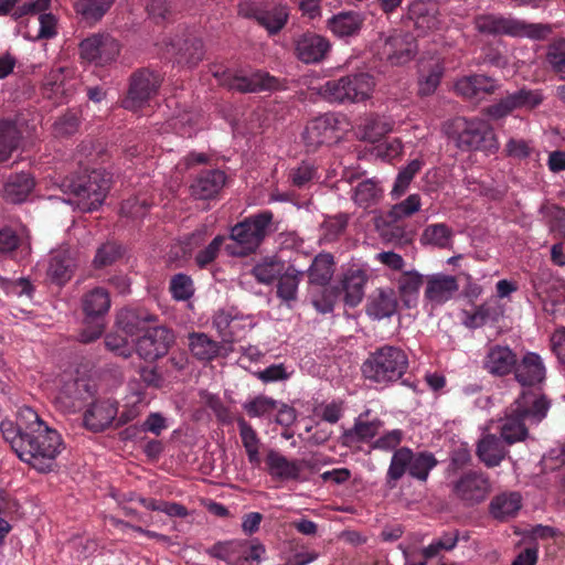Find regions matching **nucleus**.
<instances>
[{
	"label": "nucleus",
	"instance_id": "nucleus-52",
	"mask_svg": "<svg viewBox=\"0 0 565 565\" xmlns=\"http://www.w3.org/2000/svg\"><path fill=\"white\" fill-rule=\"evenodd\" d=\"M92 395L90 386L85 380H74L67 382L60 394V399L67 407H75L76 402Z\"/></svg>",
	"mask_w": 565,
	"mask_h": 565
},
{
	"label": "nucleus",
	"instance_id": "nucleus-57",
	"mask_svg": "<svg viewBox=\"0 0 565 565\" xmlns=\"http://www.w3.org/2000/svg\"><path fill=\"white\" fill-rule=\"evenodd\" d=\"M201 398L203 404L209 407L223 424H232L235 419V414L224 405L223 401L215 394L202 392Z\"/></svg>",
	"mask_w": 565,
	"mask_h": 565
},
{
	"label": "nucleus",
	"instance_id": "nucleus-54",
	"mask_svg": "<svg viewBox=\"0 0 565 565\" xmlns=\"http://www.w3.org/2000/svg\"><path fill=\"white\" fill-rule=\"evenodd\" d=\"M122 254L124 250L119 244L115 242H107L97 248L93 259V266L96 269L111 266L121 258Z\"/></svg>",
	"mask_w": 565,
	"mask_h": 565
},
{
	"label": "nucleus",
	"instance_id": "nucleus-50",
	"mask_svg": "<svg viewBox=\"0 0 565 565\" xmlns=\"http://www.w3.org/2000/svg\"><path fill=\"white\" fill-rule=\"evenodd\" d=\"M391 129V124L380 116L366 117L359 127L361 139L372 143L383 138Z\"/></svg>",
	"mask_w": 565,
	"mask_h": 565
},
{
	"label": "nucleus",
	"instance_id": "nucleus-16",
	"mask_svg": "<svg viewBox=\"0 0 565 565\" xmlns=\"http://www.w3.org/2000/svg\"><path fill=\"white\" fill-rule=\"evenodd\" d=\"M542 100L543 96L539 90L522 88L507 95L498 103L488 106L486 114L493 119H500L508 116L516 108H534L540 105Z\"/></svg>",
	"mask_w": 565,
	"mask_h": 565
},
{
	"label": "nucleus",
	"instance_id": "nucleus-6",
	"mask_svg": "<svg viewBox=\"0 0 565 565\" xmlns=\"http://www.w3.org/2000/svg\"><path fill=\"white\" fill-rule=\"evenodd\" d=\"M374 87L373 75L359 72L337 79H329L317 88V93L329 103L355 104L369 99Z\"/></svg>",
	"mask_w": 565,
	"mask_h": 565
},
{
	"label": "nucleus",
	"instance_id": "nucleus-44",
	"mask_svg": "<svg viewBox=\"0 0 565 565\" xmlns=\"http://www.w3.org/2000/svg\"><path fill=\"white\" fill-rule=\"evenodd\" d=\"M397 308V299L392 289H380L367 305V315L375 319L393 316Z\"/></svg>",
	"mask_w": 565,
	"mask_h": 565
},
{
	"label": "nucleus",
	"instance_id": "nucleus-10",
	"mask_svg": "<svg viewBox=\"0 0 565 565\" xmlns=\"http://www.w3.org/2000/svg\"><path fill=\"white\" fill-rule=\"evenodd\" d=\"M162 77L159 73L141 68L132 73L128 95L122 102L126 109H138L157 95Z\"/></svg>",
	"mask_w": 565,
	"mask_h": 565
},
{
	"label": "nucleus",
	"instance_id": "nucleus-19",
	"mask_svg": "<svg viewBox=\"0 0 565 565\" xmlns=\"http://www.w3.org/2000/svg\"><path fill=\"white\" fill-rule=\"evenodd\" d=\"M518 353L509 345H489L482 360V367L489 374L503 377L513 374L516 365Z\"/></svg>",
	"mask_w": 565,
	"mask_h": 565
},
{
	"label": "nucleus",
	"instance_id": "nucleus-42",
	"mask_svg": "<svg viewBox=\"0 0 565 565\" xmlns=\"http://www.w3.org/2000/svg\"><path fill=\"white\" fill-rule=\"evenodd\" d=\"M334 273V258L330 253H320L308 268L309 282L317 286H327Z\"/></svg>",
	"mask_w": 565,
	"mask_h": 565
},
{
	"label": "nucleus",
	"instance_id": "nucleus-24",
	"mask_svg": "<svg viewBox=\"0 0 565 565\" xmlns=\"http://www.w3.org/2000/svg\"><path fill=\"white\" fill-rule=\"evenodd\" d=\"M532 284L543 301L550 300L552 305L565 303V281L550 269H541L532 278Z\"/></svg>",
	"mask_w": 565,
	"mask_h": 565
},
{
	"label": "nucleus",
	"instance_id": "nucleus-15",
	"mask_svg": "<svg viewBox=\"0 0 565 565\" xmlns=\"http://www.w3.org/2000/svg\"><path fill=\"white\" fill-rule=\"evenodd\" d=\"M338 119L333 114H324L309 121L302 132L307 151H316L320 146L333 141L337 136Z\"/></svg>",
	"mask_w": 565,
	"mask_h": 565
},
{
	"label": "nucleus",
	"instance_id": "nucleus-41",
	"mask_svg": "<svg viewBox=\"0 0 565 565\" xmlns=\"http://www.w3.org/2000/svg\"><path fill=\"white\" fill-rule=\"evenodd\" d=\"M306 271L298 270L294 265L285 266L284 271L278 276L277 296L289 302L297 299L298 286Z\"/></svg>",
	"mask_w": 565,
	"mask_h": 565
},
{
	"label": "nucleus",
	"instance_id": "nucleus-33",
	"mask_svg": "<svg viewBox=\"0 0 565 565\" xmlns=\"http://www.w3.org/2000/svg\"><path fill=\"white\" fill-rule=\"evenodd\" d=\"M206 554L223 559L231 565H245L247 562V546L243 541L217 542L206 548Z\"/></svg>",
	"mask_w": 565,
	"mask_h": 565
},
{
	"label": "nucleus",
	"instance_id": "nucleus-21",
	"mask_svg": "<svg viewBox=\"0 0 565 565\" xmlns=\"http://www.w3.org/2000/svg\"><path fill=\"white\" fill-rule=\"evenodd\" d=\"M117 413V402L111 399L95 401L84 413V426L94 433L103 431L116 419Z\"/></svg>",
	"mask_w": 565,
	"mask_h": 565
},
{
	"label": "nucleus",
	"instance_id": "nucleus-51",
	"mask_svg": "<svg viewBox=\"0 0 565 565\" xmlns=\"http://www.w3.org/2000/svg\"><path fill=\"white\" fill-rule=\"evenodd\" d=\"M242 320L243 318H238L236 316H232L230 312L220 310L213 317V324L225 340L234 341L243 335L238 330H236V327L242 324Z\"/></svg>",
	"mask_w": 565,
	"mask_h": 565
},
{
	"label": "nucleus",
	"instance_id": "nucleus-5",
	"mask_svg": "<svg viewBox=\"0 0 565 565\" xmlns=\"http://www.w3.org/2000/svg\"><path fill=\"white\" fill-rule=\"evenodd\" d=\"M407 369L408 356L401 348L383 345L369 355L361 370L366 380L387 385L402 379Z\"/></svg>",
	"mask_w": 565,
	"mask_h": 565
},
{
	"label": "nucleus",
	"instance_id": "nucleus-37",
	"mask_svg": "<svg viewBox=\"0 0 565 565\" xmlns=\"http://www.w3.org/2000/svg\"><path fill=\"white\" fill-rule=\"evenodd\" d=\"M115 2L116 0H76L73 8L82 22L95 25L105 17Z\"/></svg>",
	"mask_w": 565,
	"mask_h": 565
},
{
	"label": "nucleus",
	"instance_id": "nucleus-48",
	"mask_svg": "<svg viewBox=\"0 0 565 565\" xmlns=\"http://www.w3.org/2000/svg\"><path fill=\"white\" fill-rule=\"evenodd\" d=\"M382 195L383 189L380 186V182L372 178L363 180L356 185L353 200L359 206L367 209L377 204Z\"/></svg>",
	"mask_w": 565,
	"mask_h": 565
},
{
	"label": "nucleus",
	"instance_id": "nucleus-2",
	"mask_svg": "<svg viewBox=\"0 0 565 565\" xmlns=\"http://www.w3.org/2000/svg\"><path fill=\"white\" fill-rule=\"evenodd\" d=\"M551 401L544 394L523 391L501 420L500 434L504 443L512 445L529 437L527 423L540 424L547 415Z\"/></svg>",
	"mask_w": 565,
	"mask_h": 565
},
{
	"label": "nucleus",
	"instance_id": "nucleus-20",
	"mask_svg": "<svg viewBox=\"0 0 565 565\" xmlns=\"http://www.w3.org/2000/svg\"><path fill=\"white\" fill-rule=\"evenodd\" d=\"M31 242L23 226L6 225L0 228V256L17 259L30 254Z\"/></svg>",
	"mask_w": 565,
	"mask_h": 565
},
{
	"label": "nucleus",
	"instance_id": "nucleus-40",
	"mask_svg": "<svg viewBox=\"0 0 565 565\" xmlns=\"http://www.w3.org/2000/svg\"><path fill=\"white\" fill-rule=\"evenodd\" d=\"M34 185V180L29 173L12 175L3 185L2 196L8 202L21 203L29 196Z\"/></svg>",
	"mask_w": 565,
	"mask_h": 565
},
{
	"label": "nucleus",
	"instance_id": "nucleus-31",
	"mask_svg": "<svg viewBox=\"0 0 565 565\" xmlns=\"http://www.w3.org/2000/svg\"><path fill=\"white\" fill-rule=\"evenodd\" d=\"M370 411L362 413L356 419L352 428L347 429L341 436V443L344 446H353L358 443L367 441L375 437L381 429L383 423L380 419L371 422L363 420L369 416Z\"/></svg>",
	"mask_w": 565,
	"mask_h": 565
},
{
	"label": "nucleus",
	"instance_id": "nucleus-61",
	"mask_svg": "<svg viewBox=\"0 0 565 565\" xmlns=\"http://www.w3.org/2000/svg\"><path fill=\"white\" fill-rule=\"evenodd\" d=\"M81 125V119L75 111H67L54 122L56 136L66 137L74 135Z\"/></svg>",
	"mask_w": 565,
	"mask_h": 565
},
{
	"label": "nucleus",
	"instance_id": "nucleus-30",
	"mask_svg": "<svg viewBox=\"0 0 565 565\" xmlns=\"http://www.w3.org/2000/svg\"><path fill=\"white\" fill-rule=\"evenodd\" d=\"M476 454L486 467L493 468L502 462L508 450L503 445L502 437H498L494 434H487L478 441Z\"/></svg>",
	"mask_w": 565,
	"mask_h": 565
},
{
	"label": "nucleus",
	"instance_id": "nucleus-55",
	"mask_svg": "<svg viewBox=\"0 0 565 565\" xmlns=\"http://www.w3.org/2000/svg\"><path fill=\"white\" fill-rule=\"evenodd\" d=\"M420 205V196L418 194H411L404 201L393 205L386 218L388 222L395 223L419 211Z\"/></svg>",
	"mask_w": 565,
	"mask_h": 565
},
{
	"label": "nucleus",
	"instance_id": "nucleus-12",
	"mask_svg": "<svg viewBox=\"0 0 565 565\" xmlns=\"http://www.w3.org/2000/svg\"><path fill=\"white\" fill-rule=\"evenodd\" d=\"M79 50L82 58L103 66L117 58L120 44L108 33H96L83 40Z\"/></svg>",
	"mask_w": 565,
	"mask_h": 565
},
{
	"label": "nucleus",
	"instance_id": "nucleus-11",
	"mask_svg": "<svg viewBox=\"0 0 565 565\" xmlns=\"http://www.w3.org/2000/svg\"><path fill=\"white\" fill-rule=\"evenodd\" d=\"M249 18L264 28L268 35H277L287 24L289 8L276 0L249 3Z\"/></svg>",
	"mask_w": 565,
	"mask_h": 565
},
{
	"label": "nucleus",
	"instance_id": "nucleus-22",
	"mask_svg": "<svg viewBox=\"0 0 565 565\" xmlns=\"http://www.w3.org/2000/svg\"><path fill=\"white\" fill-rule=\"evenodd\" d=\"M264 471L279 480H298L306 460H289L277 450H265Z\"/></svg>",
	"mask_w": 565,
	"mask_h": 565
},
{
	"label": "nucleus",
	"instance_id": "nucleus-35",
	"mask_svg": "<svg viewBox=\"0 0 565 565\" xmlns=\"http://www.w3.org/2000/svg\"><path fill=\"white\" fill-rule=\"evenodd\" d=\"M363 17L358 12H340L328 20V29L338 38H350L356 35L362 25Z\"/></svg>",
	"mask_w": 565,
	"mask_h": 565
},
{
	"label": "nucleus",
	"instance_id": "nucleus-1",
	"mask_svg": "<svg viewBox=\"0 0 565 565\" xmlns=\"http://www.w3.org/2000/svg\"><path fill=\"white\" fill-rule=\"evenodd\" d=\"M0 431L22 461L40 472L53 470L56 457L62 451L63 440L61 435L49 427L33 408L20 407L15 422L10 419L0 422Z\"/></svg>",
	"mask_w": 565,
	"mask_h": 565
},
{
	"label": "nucleus",
	"instance_id": "nucleus-39",
	"mask_svg": "<svg viewBox=\"0 0 565 565\" xmlns=\"http://www.w3.org/2000/svg\"><path fill=\"white\" fill-rule=\"evenodd\" d=\"M424 284V276L416 270L403 271L397 278L399 297L407 308L415 307L419 290Z\"/></svg>",
	"mask_w": 565,
	"mask_h": 565
},
{
	"label": "nucleus",
	"instance_id": "nucleus-62",
	"mask_svg": "<svg viewBox=\"0 0 565 565\" xmlns=\"http://www.w3.org/2000/svg\"><path fill=\"white\" fill-rule=\"evenodd\" d=\"M104 342L106 349L117 356L128 359L132 355L134 348L129 344L126 338L119 334L109 333L105 337Z\"/></svg>",
	"mask_w": 565,
	"mask_h": 565
},
{
	"label": "nucleus",
	"instance_id": "nucleus-63",
	"mask_svg": "<svg viewBox=\"0 0 565 565\" xmlns=\"http://www.w3.org/2000/svg\"><path fill=\"white\" fill-rule=\"evenodd\" d=\"M146 11L148 15L156 22L161 23L168 20L172 13L170 0H147Z\"/></svg>",
	"mask_w": 565,
	"mask_h": 565
},
{
	"label": "nucleus",
	"instance_id": "nucleus-47",
	"mask_svg": "<svg viewBox=\"0 0 565 565\" xmlns=\"http://www.w3.org/2000/svg\"><path fill=\"white\" fill-rule=\"evenodd\" d=\"M409 18L417 28L433 30L439 26L437 8L431 2H416L409 8Z\"/></svg>",
	"mask_w": 565,
	"mask_h": 565
},
{
	"label": "nucleus",
	"instance_id": "nucleus-34",
	"mask_svg": "<svg viewBox=\"0 0 565 565\" xmlns=\"http://www.w3.org/2000/svg\"><path fill=\"white\" fill-rule=\"evenodd\" d=\"M75 263L67 250L52 253L47 267V277L56 285H64L74 274Z\"/></svg>",
	"mask_w": 565,
	"mask_h": 565
},
{
	"label": "nucleus",
	"instance_id": "nucleus-36",
	"mask_svg": "<svg viewBox=\"0 0 565 565\" xmlns=\"http://www.w3.org/2000/svg\"><path fill=\"white\" fill-rule=\"evenodd\" d=\"M458 282L454 276L437 274L427 280L425 296L437 303L447 301L458 290Z\"/></svg>",
	"mask_w": 565,
	"mask_h": 565
},
{
	"label": "nucleus",
	"instance_id": "nucleus-60",
	"mask_svg": "<svg viewBox=\"0 0 565 565\" xmlns=\"http://www.w3.org/2000/svg\"><path fill=\"white\" fill-rule=\"evenodd\" d=\"M278 85V79L267 72L255 71L249 74V93L275 90Z\"/></svg>",
	"mask_w": 565,
	"mask_h": 565
},
{
	"label": "nucleus",
	"instance_id": "nucleus-25",
	"mask_svg": "<svg viewBox=\"0 0 565 565\" xmlns=\"http://www.w3.org/2000/svg\"><path fill=\"white\" fill-rule=\"evenodd\" d=\"M499 88L498 82L483 74L463 76L455 83L456 93L469 100L481 99Z\"/></svg>",
	"mask_w": 565,
	"mask_h": 565
},
{
	"label": "nucleus",
	"instance_id": "nucleus-17",
	"mask_svg": "<svg viewBox=\"0 0 565 565\" xmlns=\"http://www.w3.org/2000/svg\"><path fill=\"white\" fill-rule=\"evenodd\" d=\"M330 50V41L315 32H306L295 39V54L306 64L322 62Z\"/></svg>",
	"mask_w": 565,
	"mask_h": 565
},
{
	"label": "nucleus",
	"instance_id": "nucleus-43",
	"mask_svg": "<svg viewBox=\"0 0 565 565\" xmlns=\"http://www.w3.org/2000/svg\"><path fill=\"white\" fill-rule=\"evenodd\" d=\"M285 269V262L277 255L260 258L252 268L255 279L265 285L273 284Z\"/></svg>",
	"mask_w": 565,
	"mask_h": 565
},
{
	"label": "nucleus",
	"instance_id": "nucleus-9",
	"mask_svg": "<svg viewBox=\"0 0 565 565\" xmlns=\"http://www.w3.org/2000/svg\"><path fill=\"white\" fill-rule=\"evenodd\" d=\"M451 497L466 508L476 507L487 500L492 486L487 473L468 470L449 483Z\"/></svg>",
	"mask_w": 565,
	"mask_h": 565
},
{
	"label": "nucleus",
	"instance_id": "nucleus-14",
	"mask_svg": "<svg viewBox=\"0 0 565 565\" xmlns=\"http://www.w3.org/2000/svg\"><path fill=\"white\" fill-rule=\"evenodd\" d=\"M174 343L172 331L166 327L148 328L136 344L138 355L146 361H154L164 356Z\"/></svg>",
	"mask_w": 565,
	"mask_h": 565
},
{
	"label": "nucleus",
	"instance_id": "nucleus-27",
	"mask_svg": "<svg viewBox=\"0 0 565 565\" xmlns=\"http://www.w3.org/2000/svg\"><path fill=\"white\" fill-rule=\"evenodd\" d=\"M157 321V316L145 308H124L116 317L117 327L128 335L146 331L150 323Z\"/></svg>",
	"mask_w": 565,
	"mask_h": 565
},
{
	"label": "nucleus",
	"instance_id": "nucleus-46",
	"mask_svg": "<svg viewBox=\"0 0 565 565\" xmlns=\"http://www.w3.org/2000/svg\"><path fill=\"white\" fill-rule=\"evenodd\" d=\"M224 250L232 257L247 256V218L238 222L231 228L228 236H225Z\"/></svg>",
	"mask_w": 565,
	"mask_h": 565
},
{
	"label": "nucleus",
	"instance_id": "nucleus-29",
	"mask_svg": "<svg viewBox=\"0 0 565 565\" xmlns=\"http://www.w3.org/2000/svg\"><path fill=\"white\" fill-rule=\"evenodd\" d=\"M225 173L221 170L203 171L191 184V194L198 200L213 199L225 184Z\"/></svg>",
	"mask_w": 565,
	"mask_h": 565
},
{
	"label": "nucleus",
	"instance_id": "nucleus-45",
	"mask_svg": "<svg viewBox=\"0 0 565 565\" xmlns=\"http://www.w3.org/2000/svg\"><path fill=\"white\" fill-rule=\"evenodd\" d=\"M189 350L200 361H211L217 356L220 345L205 333L191 332L188 334Z\"/></svg>",
	"mask_w": 565,
	"mask_h": 565
},
{
	"label": "nucleus",
	"instance_id": "nucleus-26",
	"mask_svg": "<svg viewBox=\"0 0 565 565\" xmlns=\"http://www.w3.org/2000/svg\"><path fill=\"white\" fill-rule=\"evenodd\" d=\"M416 51L414 36L408 33H395L388 36L382 47V54L393 64L409 61Z\"/></svg>",
	"mask_w": 565,
	"mask_h": 565
},
{
	"label": "nucleus",
	"instance_id": "nucleus-38",
	"mask_svg": "<svg viewBox=\"0 0 565 565\" xmlns=\"http://www.w3.org/2000/svg\"><path fill=\"white\" fill-rule=\"evenodd\" d=\"M521 508L522 497L519 492L500 493L489 504L490 514L499 521L514 518Z\"/></svg>",
	"mask_w": 565,
	"mask_h": 565
},
{
	"label": "nucleus",
	"instance_id": "nucleus-32",
	"mask_svg": "<svg viewBox=\"0 0 565 565\" xmlns=\"http://www.w3.org/2000/svg\"><path fill=\"white\" fill-rule=\"evenodd\" d=\"M82 309L86 319L103 320L110 309V296L107 289L96 287L82 297Z\"/></svg>",
	"mask_w": 565,
	"mask_h": 565
},
{
	"label": "nucleus",
	"instance_id": "nucleus-13",
	"mask_svg": "<svg viewBox=\"0 0 565 565\" xmlns=\"http://www.w3.org/2000/svg\"><path fill=\"white\" fill-rule=\"evenodd\" d=\"M167 52L173 57L174 63L190 68L195 67L205 54L202 40L190 32L170 39Z\"/></svg>",
	"mask_w": 565,
	"mask_h": 565
},
{
	"label": "nucleus",
	"instance_id": "nucleus-56",
	"mask_svg": "<svg viewBox=\"0 0 565 565\" xmlns=\"http://www.w3.org/2000/svg\"><path fill=\"white\" fill-rule=\"evenodd\" d=\"M546 61L551 70L565 81V40H558L548 45Z\"/></svg>",
	"mask_w": 565,
	"mask_h": 565
},
{
	"label": "nucleus",
	"instance_id": "nucleus-59",
	"mask_svg": "<svg viewBox=\"0 0 565 565\" xmlns=\"http://www.w3.org/2000/svg\"><path fill=\"white\" fill-rule=\"evenodd\" d=\"M170 291L177 300H188L193 295V281L190 276L179 273L170 281Z\"/></svg>",
	"mask_w": 565,
	"mask_h": 565
},
{
	"label": "nucleus",
	"instance_id": "nucleus-64",
	"mask_svg": "<svg viewBox=\"0 0 565 565\" xmlns=\"http://www.w3.org/2000/svg\"><path fill=\"white\" fill-rule=\"evenodd\" d=\"M348 217L344 214L327 217L322 223L324 236L328 241L335 239L347 227Z\"/></svg>",
	"mask_w": 565,
	"mask_h": 565
},
{
	"label": "nucleus",
	"instance_id": "nucleus-58",
	"mask_svg": "<svg viewBox=\"0 0 565 565\" xmlns=\"http://www.w3.org/2000/svg\"><path fill=\"white\" fill-rule=\"evenodd\" d=\"M224 243V235L215 236L207 246L196 253L194 257L195 265L201 269L210 266L218 256Z\"/></svg>",
	"mask_w": 565,
	"mask_h": 565
},
{
	"label": "nucleus",
	"instance_id": "nucleus-18",
	"mask_svg": "<svg viewBox=\"0 0 565 565\" xmlns=\"http://www.w3.org/2000/svg\"><path fill=\"white\" fill-rule=\"evenodd\" d=\"M513 375L523 387H534L542 384L546 379V367L543 359L535 352H526L521 358L518 356Z\"/></svg>",
	"mask_w": 565,
	"mask_h": 565
},
{
	"label": "nucleus",
	"instance_id": "nucleus-53",
	"mask_svg": "<svg viewBox=\"0 0 565 565\" xmlns=\"http://www.w3.org/2000/svg\"><path fill=\"white\" fill-rule=\"evenodd\" d=\"M18 141L19 131L15 124L8 120L0 121V162L10 157Z\"/></svg>",
	"mask_w": 565,
	"mask_h": 565
},
{
	"label": "nucleus",
	"instance_id": "nucleus-8",
	"mask_svg": "<svg viewBox=\"0 0 565 565\" xmlns=\"http://www.w3.org/2000/svg\"><path fill=\"white\" fill-rule=\"evenodd\" d=\"M475 28L487 35H508L513 38L544 39L550 26L540 23H527L512 17L501 14H480L475 18Z\"/></svg>",
	"mask_w": 565,
	"mask_h": 565
},
{
	"label": "nucleus",
	"instance_id": "nucleus-28",
	"mask_svg": "<svg viewBox=\"0 0 565 565\" xmlns=\"http://www.w3.org/2000/svg\"><path fill=\"white\" fill-rule=\"evenodd\" d=\"M366 276L362 270H350L344 274L340 286L334 287L335 296L344 294L343 301L347 306L356 307L364 297Z\"/></svg>",
	"mask_w": 565,
	"mask_h": 565
},
{
	"label": "nucleus",
	"instance_id": "nucleus-4",
	"mask_svg": "<svg viewBox=\"0 0 565 565\" xmlns=\"http://www.w3.org/2000/svg\"><path fill=\"white\" fill-rule=\"evenodd\" d=\"M445 130L462 151L482 150L493 153L498 149L493 129L483 119L456 117L446 122Z\"/></svg>",
	"mask_w": 565,
	"mask_h": 565
},
{
	"label": "nucleus",
	"instance_id": "nucleus-49",
	"mask_svg": "<svg viewBox=\"0 0 565 565\" xmlns=\"http://www.w3.org/2000/svg\"><path fill=\"white\" fill-rule=\"evenodd\" d=\"M452 236V230L445 223L430 224L423 231L420 243L423 245L446 248L450 245Z\"/></svg>",
	"mask_w": 565,
	"mask_h": 565
},
{
	"label": "nucleus",
	"instance_id": "nucleus-23",
	"mask_svg": "<svg viewBox=\"0 0 565 565\" xmlns=\"http://www.w3.org/2000/svg\"><path fill=\"white\" fill-rule=\"evenodd\" d=\"M279 221L270 210L249 215V254L256 253L262 244L278 231Z\"/></svg>",
	"mask_w": 565,
	"mask_h": 565
},
{
	"label": "nucleus",
	"instance_id": "nucleus-3",
	"mask_svg": "<svg viewBox=\"0 0 565 565\" xmlns=\"http://www.w3.org/2000/svg\"><path fill=\"white\" fill-rule=\"evenodd\" d=\"M61 186L71 195L70 204L82 212H93L103 204L110 184L104 171L94 169L66 177Z\"/></svg>",
	"mask_w": 565,
	"mask_h": 565
},
{
	"label": "nucleus",
	"instance_id": "nucleus-7",
	"mask_svg": "<svg viewBox=\"0 0 565 565\" xmlns=\"http://www.w3.org/2000/svg\"><path fill=\"white\" fill-rule=\"evenodd\" d=\"M438 460L429 451L414 452L408 447H402L394 451L386 472V486L394 489L406 472L422 482H426L430 471L437 466Z\"/></svg>",
	"mask_w": 565,
	"mask_h": 565
}]
</instances>
